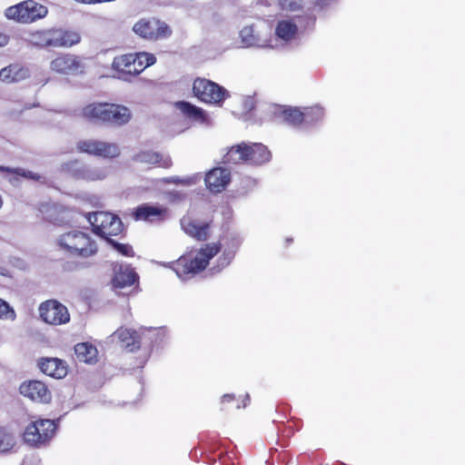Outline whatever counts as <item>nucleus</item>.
<instances>
[{
    "label": "nucleus",
    "instance_id": "obj_22",
    "mask_svg": "<svg viewBox=\"0 0 465 465\" xmlns=\"http://www.w3.org/2000/svg\"><path fill=\"white\" fill-rule=\"evenodd\" d=\"M134 160L142 163H147L164 169H168L173 165L171 157L163 156L160 153L153 151L140 152L134 156Z\"/></svg>",
    "mask_w": 465,
    "mask_h": 465
},
{
    "label": "nucleus",
    "instance_id": "obj_21",
    "mask_svg": "<svg viewBox=\"0 0 465 465\" xmlns=\"http://www.w3.org/2000/svg\"><path fill=\"white\" fill-rule=\"evenodd\" d=\"M137 279V273L134 269L119 266L118 268H114L112 286L114 289H123L134 285Z\"/></svg>",
    "mask_w": 465,
    "mask_h": 465
},
{
    "label": "nucleus",
    "instance_id": "obj_27",
    "mask_svg": "<svg viewBox=\"0 0 465 465\" xmlns=\"http://www.w3.org/2000/svg\"><path fill=\"white\" fill-rule=\"evenodd\" d=\"M74 353L79 361L94 363L97 361L98 351L90 342H81L74 346Z\"/></svg>",
    "mask_w": 465,
    "mask_h": 465
},
{
    "label": "nucleus",
    "instance_id": "obj_36",
    "mask_svg": "<svg viewBox=\"0 0 465 465\" xmlns=\"http://www.w3.org/2000/svg\"><path fill=\"white\" fill-rule=\"evenodd\" d=\"M279 2L283 8L293 11L300 7L301 0H279Z\"/></svg>",
    "mask_w": 465,
    "mask_h": 465
},
{
    "label": "nucleus",
    "instance_id": "obj_5",
    "mask_svg": "<svg viewBox=\"0 0 465 465\" xmlns=\"http://www.w3.org/2000/svg\"><path fill=\"white\" fill-rule=\"evenodd\" d=\"M156 62L154 54L146 52L116 55L112 61V70L118 79L130 82Z\"/></svg>",
    "mask_w": 465,
    "mask_h": 465
},
{
    "label": "nucleus",
    "instance_id": "obj_34",
    "mask_svg": "<svg viewBox=\"0 0 465 465\" xmlns=\"http://www.w3.org/2000/svg\"><path fill=\"white\" fill-rule=\"evenodd\" d=\"M15 318V311L10 305L0 298V319H12Z\"/></svg>",
    "mask_w": 465,
    "mask_h": 465
},
{
    "label": "nucleus",
    "instance_id": "obj_3",
    "mask_svg": "<svg viewBox=\"0 0 465 465\" xmlns=\"http://www.w3.org/2000/svg\"><path fill=\"white\" fill-rule=\"evenodd\" d=\"M221 249L219 242L206 243L197 252L192 251L182 255L173 263V269L180 278L194 275L203 271Z\"/></svg>",
    "mask_w": 465,
    "mask_h": 465
},
{
    "label": "nucleus",
    "instance_id": "obj_25",
    "mask_svg": "<svg viewBox=\"0 0 465 465\" xmlns=\"http://www.w3.org/2000/svg\"><path fill=\"white\" fill-rule=\"evenodd\" d=\"M28 41L32 45L39 48L54 47L53 27L32 31Z\"/></svg>",
    "mask_w": 465,
    "mask_h": 465
},
{
    "label": "nucleus",
    "instance_id": "obj_20",
    "mask_svg": "<svg viewBox=\"0 0 465 465\" xmlns=\"http://www.w3.org/2000/svg\"><path fill=\"white\" fill-rule=\"evenodd\" d=\"M54 47H71L81 42V35L73 29L53 27Z\"/></svg>",
    "mask_w": 465,
    "mask_h": 465
},
{
    "label": "nucleus",
    "instance_id": "obj_38",
    "mask_svg": "<svg viewBox=\"0 0 465 465\" xmlns=\"http://www.w3.org/2000/svg\"><path fill=\"white\" fill-rule=\"evenodd\" d=\"M234 400V396L232 394H224L222 397V403H229Z\"/></svg>",
    "mask_w": 465,
    "mask_h": 465
},
{
    "label": "nucleus",
    "instance_id": "obj_19",
    "mask_svg": "<svg viewBox=\"0 0 465 465\" xmlns=\"http://www.w3.org/2000/svg\"><path fill=\"white\" fill-rule=\"evenodd\" d=\"M38 366L43 373L55 379H63L67 374L66 363L58 358H42Z\"/></svg>",
    "mask_w": 465,
    "mask_h": 465
},
{
    "label": "nucleus",
    "instance_id": "obj_33",
    "mask_svg": "<svg viewBox=\"0 0 465 465\" xmlns=\"http://www.w3.org/2000/svg\"><path fill=\"white\" fill-rule=\"evenodd\" d=\"M118 252L126 257H133L134 255L133 247L126 243H120L114 240L107 241Z\"/></svg>",
    "mask_w": 465,
    "mask_h": 465
},
{
    "label": "nucleus",
    "instance_id": "obj_28",
    "mask_svg": "<svg viewBox=\"0 0 465 465\" xmlns=\"http://www.w3.org/2000/svg\"><path fill=\"white\" fill-rule=\"evenodd\" d=\"M297 31L296 24L291 20L279 21L275 28L276 35L284 41L292 39L296 35Z\"/></svg>",
    "mask_w": 465,
    "mask_h": 465
},
{
    "label": "nucleus",
    "instance_id": "obj_14",
    "mask_svg": "<svg viewBox=\"0 0 465 465\" xmlns=\"http://www.w3.org/2000/svg\"><path fill=\"white\" fill-rule=\"evenodd\" d=\"M20 393L38 403H49L52 394L48 387L43 381L32 380L24 381L19 387Z\"/></svg>",
    "mask_w": 465,
    "mask_h": 465
},
{
    "label": "nucleus",
    "instance_id": "obj_12",
    "mask_svg": "<svg viewBox=\"0 0 465 465\" xmlns=\"http://www.w3.org/2000/svg\"><path fill=\"white\" fill-rule=\"evenodd\" d=\"M39 317L46 324L59 326L70 322L71 316L65 305L55 299H49L40 303Z\"/></svg>",
    "mask_w": 465,
    "mask_h": 465
},
{
    "label": "nucleus",
    "instance_id": "obj_31",
    "mask_svg": "<svg viewBox=\"0 0 465 465\" xmlns=\"http://www.w3.org/2000/svg\"><path fill=\"white\" fill-rule=\"evenodd\" d=\"M16 446V440L13 433L0 430V453H8Z\"/></svg>",
    "mask_w": 465,
    "mask_h": 465
},
{
    "label": "nucleus",
    "instance_id": "obj_11",
    "mask_svg": "<svg viewBox=\"0 0 465 465\" xmlns=\"http://www.w3.org/2000/svg\"><path fill=\"white\" fill-rule=\"evenodd\" d=\"M95 234L108 240L111 236L120 234L124 230V224L121 219L111 213L97 212L93 215V220L89 219Z\"/></svg>",
    "mask_w": 465,
    "mask_h": 465
},
{
    "label": "nucleus",
    "instance_id": "obj_29",
    "mask_svg": "<svg viewBox=\"0 0 465 465\" xmlns=\"http://www.w3.org/2000/svg\"><path fill=\"white\" fill-rule=\"evenodd\" d=\"M303 124L311 125L322 120L324 116L323 107L316 104L312 106L302 107Z\"/></svg>",
    "mask_w": 465,
    "mask_h": 465
},
{
    "label": "nucleus",
    "instance_id": "obj_16",
    "mask_svg": "<svg viewBox=\"0 0 465 465\" xmlns=\"http://www.w3.org/2000/svg\"><path fill=\"white\" fill-rule=\"evenodd\" d=\"M212 222L201 223L193 219H183L182 228L191 238L198 242H206L211 235Z\"/></svg>",
    "mask_w": 465,
    "mask_h": 465
},
{
    "label": "nucleus",
    "instance_id": "obj_26",
    "mask_svg": "<svg viewBox=\"0 0 465 465\" xmlns=\"http://www.w3.org/2000/svg\"><path fill=\"white\" fill-rule=\"evenodd\" d=\"M119 341L129 351H135L141 347V338L139 333L134 330L119 329L116 331Z\"/></svg>",
    "mask_w": 465,
    "mask_h": 465
},
{
    "label": "nucleus",
    "instance_id": "obj_30",
    "mask_svg": "<svg viewBox=\"0 0 465 465\" xmlns=\"http://www.w3.org/2000/svg\"><path fill=\"white\" fill-rule=\"evenodd\" d=\"M240 37L244 46H260V37L253 25H246L240 31Z\"/></svg>",
    "mask_w": 465,
    "mask_h": 465
},
{
    "label": "nucleus",
    "instance_id": "obj_7",
    "mask_svg": "<svg viewBox=\"0 0 465 465\" xmlns=\"http://www.w3.org/2000/svg\"><path fill=\"white\" fill-rule=\"evenodd\" d=\"M57 427L58 424L54 420L37 419L25 427L23 440L29 446L39 448L51 440Z\"/></svg>",
    "mask_w": 465,
    "mask_h": 465
},
{
    "label": "nucleus",
    "instance_id": "obj_4",
    "mask_svg": "<svg viewBox=\"0 0 465 465\" xmlns=\"http://www.w3.org/2000/svg\"><path fill=\"white\" fill-rule=\"evenodd\" d=\"M272 159L271 151L261 143H241L232 145L223 156V163L226 165L250 164L262 165Z\"/></svg>",
    "mask_w": 465,
    "mask_h": 465
},
{
    "label": "nucleus",
    "instance_id": "obj_10",
    "mask_svg": "<svg viewBox=\"0 0 465 465\" xmlns=\"http://www.w3.org/2000/svg\"><path fill=\"white\" fill-rule=\"evenodd\" d=\"M75 148L80 153L103 159H114L121 154V150L117 143L93 138L78 141Z\"/></svg>",
    "mask_w": 465,
    "mask_h": 465
},
{
    "label": "nucleus",
    "instance_id": "obj_1",
    "mask_svg": "<svg viewBox=\"0 0 465 465\" xmlns=\"http://www.w3.org/2000/svg\"><path fill=\"white\" fill-rule=\"evenodd\" d=\"M80 114L92 123L118 126L127 124L131 119V112L126 106L107 102L90 103L81 109Z\"/></svg>",
    "mask_w": 465,
    "mask_h": 465
},
{
    "label": "nucleus",
    "instance_id": "obj_35",
    "mask_svg": "<svg viewBox=\"0 0 465 465\" xmlns=\"http://www.w3.org/2000/svg\"><path fill=\"white\" fill-rule=\"evenodd\" d=\"M164 182L167 183H173V184L192 185L194 183V179L191 178V177L185 178V179H182L179 177H170V178L164 179Z\"/></svg>",
    "mask_w": 465,
    "mask_h": 465
},
{
    "label": "nucleus",
    "instance_id": "obj_24",
    "mask_svg": "<svg viewBox=\"0 0 465 465\" xmlns=\"http://www.w3.org/2000/svg\"><path fill=\"white\" fill-rule=\"evenodd\" d=\"M275 114L280 116L282 121L292 126L303 125L302 108L281 106L275 112Z\"/></svg>",
    "mask_w": 465,
    "mask_h": 465
},
{
    "label": "nucleus",
    "instance_id": "obj_13",
    "mask_svg": "<svg viewBox=\"0 0 465 465\" xmlns=\"http://www.w3.org/2000/svg\"><path fill=\"white\" fill-rule=\"evenodd\" d=\"M52 71L67 75H76L84 73V58L70 53H61L50 63Z\"/></svg>",
    "mask_w": 465,
    "mask_h": 465
},
{
    "label": "nucleus",
    "instance_id": "obj_8",
    "mask_svg": "<svg viewBox=\"0 0 465 465\" xmlns=\"http://www.w3.org/2000/svg\"><path fill=\"white\" fill-rule=\"evenodd\" d=\"M193 94L203 103L222 105L229 96L222 85L203 77H197L193 82Z\"/></svg>",
    "mask_w": 465,
    "mask_h": 465
},
{
    "label": "nucleus",
    "instance_id": "obj_32",
    "mask_svg": "<svg viewBox=\"0 0 465 465\" xmlns=\"http://www.w3.org/2000/svg\"><path fill=\"white\" fill-rule=\"evenodd\" d=\"M0 173H10V174H16L21 177L34 180V181H39L41 176L38 173H33L31 171L25 170L23 168H11L7 166H0Z\"/></svg>",
    "mask_w": 465,
    "mask_h": 465
},
{
    "label": "nucleus",
    "instance_id": "obj_9",
    "mask_svg": "<svg viewBox=\"0 0 465 465\" xmlns=\"http://www.w3.org/2000/svg\"><path fill=\"white\" fill-rule=\"evenodd\" d=\"M133 31L141 38L148 41H159L169 38L173 30L164 21L155 17L142 18L133 26Z\"/></svg>",
    "mask_w": 465,
    "mask_h": 465
},
{
    "label": "nucleus",
    "instance_id": "obj_17",
    "mask_svg": "<svg viewBox=\"0 0 465 465\" xmlns=\"http://www.w3.org/2000/svg\"><path fill=\"white\" fill-rule=\"evenodd\" d=\"M30 69L22 63H13L0 70V81L14 84L25 81L30 77Z\"/></svg>",
    "mask_w": 465,
    "mask_h": 465
},
{
    "label": "nucleus",
    "instance_id": "obj_2",
    "mask_svg": "<svg viewBox=\"0 0 465 465\" xmlns=\"http://www.w3.org/2000/svg\"><path fill=\"white\" fill-rule=\"evenodd\" d=\"M54 243L59 251L74 258L88 259L98 252L96 242L89 233L79 229L60 234Z\"/></svg>",
    "mask_w": 465,
    "mask_h": 465
},
{
    "label": "nucleus",
    "instance_id": "obj_18",
    "mask_svg": "<svg viewBox=\"0 0 465 465\" xmlns=\"http://www.w3.org/2000/svg\"><path fill=\"white\" fill-rule=\"evenodd\" d=\"M167 215V208L163 206H153L147 203L137 206L133 212V217L135 221L145 222H162Z\"/></svg>",
    "mask_w": 465,
    "mask_h": 465
},
{
    "label": "nucleus",
    "instance_id": "obj_37",
    "mask_svg": "<svg viewBox=\"0 0 465 465\" xmlns=\"http://www.w3.org/2000/svg\"><path fill=\"white\" fill-rule=\"evenodd\" d=\"M9 36L5 34L0 33V47L5 46L9 43Z\"/></svg>",
    "mask_w": 465,
    "mask_h": 465
},
{
    "label": "nucleus",
    "instance_id": "obj_6",
    "mask_svg": "<svg viewBox=\"0 0 465 465\" xmlns=\"http://www.w3.org/2000/svg\"><path fill=\"white\" fill-rule=\"evenodd\" d=\"M48 12L47 6L35 0H24L7 7L4 14L8 20L27 25L44 19Z\"/></svg>",
    "mask_w": 465,
    "mask_h": 465
},
{
    "label": "nucleus",
    "instance_id": "obj_15",
    "mask_svg": "<svg viewBox=\"0 0 465 465\" xmlns=\"http://www.w3.org/2000/svg\"><path fill=\"white\" fill-rule=\"evenodd\" d=\"M231 172L223 167H214L206 173L204 183L206 188L213 193L223 192L231 183Z\"/></svg>",
    "mask_w": 465,
    "mask_h": 465
},
{
    "label": "nucleus",
    "instance_id": "obj_23",
    "mask_svg": "<svg viewBox=\"0 0 465 465\" xmlns=\"http://www.w3.org/2000/svg\"><path fill=\"white\" fill-rule=\"evenodd\" d=\"M176 108L189 120L205 124L208 122V116L204 110L196 105L186 102L180 101L175 104Z\"/></svg>",
    "mask_w": 465,
    "mask_h": 465
}]
</instances>
